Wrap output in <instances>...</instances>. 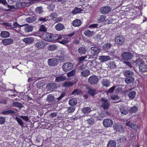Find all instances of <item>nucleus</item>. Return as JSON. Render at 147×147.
<instances>
[{
  "instance_id": "obj_8",
  "label": "nucleus",
  "mask_w": 147,
  "mask_h": 147,
  "mask_svg": "<svg viewBox=\"0 0 147 147\" xmlns=\"http://www.w3.org/2000/svg\"><path fill=\"white\" fill-rule=\"evenodd\" d=\"M60 87V85L57 83H49L47 85L48 90H52Z\"/></svg>"
},
{
  "instance_id": "obj_41",
  "label": "nucleus",
  "mask_w": 147,
  "mask_h": 147,
  "mask_svg": "<svg viewBox=\"0 0 147 147\" xmlns=\"http://www.w3.org/2000/svg\"><path fill=\"white\" fill-rule=\"evenodd\" d=\"M96 90L95 89H90L87 92V93L88 94H90L91 95L93 96H94L95 94V92Z\"/></svg>"
},
{
  "instance_id": "obj_9",
  "label": "nucleus",
  "mask_w": 147,
  "mask_h": 147,
  "mask_svg": "<svg viewBox=\"0 0 147 147\" xmlns=\"http://www.w3.org/2000/svg\"><path fill=\"white\" fill-rule=\"evenodd\" d=\"M90 52L94 55H95L100 52L101 49L98 47L94 46L90 48Z\"/></svg>"
},
{
  "instance_id": "obj_64",
  "label": "nucleus",
  "mask_w": 147,
  "mask_h": 147,
  "mask_svg": "<svg viewBox=\"0 0 147 147\" xmlns=\"http://www.w3.org/2000/svg\"><path fill=\"white\" fill-rule=\"evenodd\" d=\"M47 20V19L46 18H40L38 19V21L42 22H45Z\"/></svg>"
},
{
  "instance_id": "obj_60",
  "label": "nucleus",
  "mask_w": 147,
  "mask_h": 147,
  "mask_svg": "<svg viewBox=\"0 0 147 147\" xmlns=\"http://www.w3.org/2000/svg\"><path fill=\"white\" fill-rule=\"evenodd\" d=\"M116 86H113L112 87L110 88L108 90L107 92L109 93H112L113 92L114 90L116 88Z\"/></svg>"
},
{
  "instance_id": "obj_25",
  "label": "nucleus",
  "mask_w": 147,
  "mask_h": 147,
  "mask_svg": "<svg viewBox=\"0 0 147 147\" xmlns=\"http://www.w3.org/2000/svg\"><path fill=\"white\" fill-rule=\"evenodd\" d=\"M96 62L94 60H93L92 61H89L87 63V64L90 67V68H92L93 67H96Z\"/></svg>"
},
{
  "instance_id": "obj_1",
  "label": "nucleus",
  "mask_w": 147,
  "mask_h": 147,
  "mask_svg": "<svg viewBox=\"0 0 147 147\" xmlns=\"http://www.w3.org/2000/svg\"><path fill=\"white\" fill-rule=\"evenodd\" d=\"M74 66V65L71 62H66L63 64L62 68L63 70L65 72L68 71L72 69Z\"/></svg>"
},
{
  "instance_id": "obj_20",
  "label": "nucleus",
  "mask_w": 147,
  "mask_h": 147,
  "mask_svg": "<svg viewBox=\"0 0 147 147\" xmlns=\"http://www.w3.org/2000/svg\"><path fill=\"white\" fill-rule=\"evenodd\" d=\"M36 17L35 16H31L26 19V21L29 23H31L36 21Z\"/></svg>"
},
{
  "instance_id": "obj_2",
  "label": "nucleus",
  "mask_w": 147,
  "mask_h": 147,
  "mask_svg": "<svg viewBox=\"0 0 147 147\" xmlns=\"http://www.w3.org/2000/svg\"><path fill=\"white\" fill-rule=\"evenodd\" d=\"M101 107L104 109H107L110 107V101L107 99L102 98L101 99Z\"/></svg>"
},
{
  "instance_id": "obj_31",
  "label": "nucleus",
  "mask_w": 147,
  "mask_h": 147,
  "mask_svg": "<svg viewBox=\"0 0 147 147\" xmlns=\"http://www.w3.org/2000/svg\"><path fill=\"white\" fill-rule=\"evenodd\" d=\"M78 51L80 54H84L86 52V49L84 47H81L79 48Z\"/></svg>"
},
{
  "instance_id": "obj_51",
  "label": "nucleus",
  "mask_w": 147,
  "mask_h": 147,
  "mask_svg": "<svg viewBox=\"0 0 147 147\" xmlns=\"http://www.w3.org/2000/svg\"><path fill=\"white\" fill-rule=\"evenodd\" d=\"M82 93V91L80 90H79L78 89H74L73 92L71 93L72 95L73 94H76V95H78Z\"/></svg>"
},
{
  "instance_id": "obj_38",
  "label": "nucleus",
  "mask_w": 147,
  "mask_h": 147,
  "mask_svg": "<svg viewBox=\"0 0 147 147\" xmlns=\"http://www.w3.org/2000/svg\"><path fill=\"white\" fill-rule=\"evenodd\" d=\"M117 140L119 143L123 142L126 140V137L124 136H121L118 138Z\"/></svg>"
},
{
  "instance_id": "obj_43",
  "label": "nucleus",
  "mask_w": 147,
  "mask_h": 147,
  "mask_svg": "<svg viewBox=\"0 0 147 147\" xmlns=\"http://www.w3.org/2000/svg\"><path fill=\"white\" fill-rule=\"evenodd\" d=\"M57 46L55 45H50L48 47V49L49 50L53 51L56 50L57 48Z\"/></svg>"
},
{
  "instance_id": "obj_42",
  "label": "nucleus",
  "mask_w": 147,
  "mask_h": 147,
  "mask_svg": "<svg viewBox=\"0 0 147 147\" xmlns=\"http://www.w3.org/2000/svg\"><path fill=\"white\" fill-rule=\"evenodd\" d=\"M134 80V78L132 77L127 78L124 80L125 83H132Z\"/></svg>"
},
{
  "instance_id": "obj_5",
  "label": "nucleus",
  "mask_w": 147,
  "mask_h": 147,
  "mask_svg": "<svg viewBox=\"0 0 147 147\" xmlns=\"http://www.w3.org/2000/svg\"><path fill=\"white\" fill-rule=\"evenodd\" d=\"M115 41L116 44L119 45H121L125 41V38L122 36H117L115 37Z\"/></svg>"
},
{
  "instance_id": "obj_54",
  "label": "nucleus",
  "mask_w": 147,
  "mask_h": 147,
  "mask_svg": "<svg viewBox=\"0 0 147 147\" xmlns=\"http://www.w3.org/2000/svg\"><path fill=\"white\" fill-rule=\"evenodd\" d=\"M130 127L132 128L134 130H137L138 128V126L136 124L133 123L131 124Z\"/></svg>"
},
{
  "instance_id": "obj_62",
  "label": "nucleus",
  "mask_w": 147,
  "mask_h": 147,
  "mask_svg": "<svg viewBox=\"0 0 147 147\" xmlns=\"http://www.w3.org/2000/svg\"><path fill=\"white\" fill-rule=\"evenodd\" d=\"M13 27H15L18 28V29H20L21 26H23L24 25L20 26L19 25L17 22H15L13 24Z\"/></svg>"
},
{
  "instance_id": "obj_6",
  "label": "nucleus",
  "mask_w": 147,
  "mask_h": 147,
  "mask_svg": "<svg viewBox=\"0 0 147 147\" xmlns=\"http://www.w3.org/2000/svg\"><path fill=\"white\" fill-rule=\"evenodd\" d=\"M113 130L116 132H121L122 131L123 127L119 123H115L113 125Z\"/></svg>"
},
{
  "instance_id": "obj_27",
  "label": "nucleus",
  "mask_w": 147,
  "mask_h": 147,
  "mask_svg": "<svg viewBox=\"0 0 147 147\" xmlns=\"http://www.w3.org/2000/svg\"><path fill=\"white\" fill-rule=\"evenodd\" d=\"M123 74L126 77H131L134 75V73L130 70H126L123 72Z\"/></svg>"
},
{
  "instance_id": "obj_63",
  "label": "nucleus",
  "mask_w": 147,
  "mask_h": 147,
  "mask_svg": "<svg viewBox=\"0 0 147 147\" xmlns=\"http://www.w3.org/2000/svg\"><path fill=\"white\" fill-rule=\"evenodd\" d=\"M85 68V65H81L78 67V69L79 71H82Z\"/></svg>"
},
{
  "instance_id": "obj_36",
  "label": "nucleus",
  "mask_w": 147,
  "mask_h": 147,
  "mask_svg": "<svg viewBox=\"0 0 147 147\" xmlns=\"http://www.w3.org/2000/svg\"><path fill=\"white\" fill-rule=\"evenodd\" d=\"M111 46V44L107 43L104 44L102 46V48L104 50L106 51L107 50L110 48Z\"/></svg>"
},
{
  "instance_id": "obj_11",
  "label": "nucleus",
  "mask_w": 147,
  "mask_h": 147,
  "mask_svg": "<svg viewBox=\"0 0 147 147\" xmlns=\"http://www.w3.org/2000/svg\"><path fill=\"white\" fill-rule=\"evenodd\" d=\"M46 45L44 41L41 40L36 42L35 45L38 49H40L44 48Z\"/></svg>"
},
{
  "instance_id": "obj_30",
  "label": "nucleus",
  "mask_w": 147,
  "mask_h": 147,
  "mask_svg": "<svg viewBox=\"0 0 147 147\" xmlns=\"http://www.w3.org/2000/svg\"><path fill=\"white\" fill-rule=\"evenodd\" d=\"M63 38V36H61V35H59L52 34V41L59 40V39H61Z\"/></svg>"
},
{
  "instance_id": "obj_4",
  "label": "nucleus",
  "mask_w": 147,
  "mask_h": 147,
  "mask_svg": "<svg viewBox=\"0 0 147 147\" xmlns=\"http://www.w3.org/2000/svg\"><path fill=\"white\" fill-rule=\"evenodd\" d=\"M133 55L131 53L129 52H125L121 55L122 58L125 60H130L132 58Z\"/></svg>"
},
{
  "instance_id": "obj_61",
  "label": "nucleus",
  "mask_w": 147,
  "mask_h": 147,
  "mask_svg": "<svg viewBox=\"0 0 147 147\" xmlns=\"http://www.w3.org/2000/svg\"><path fill=\"white\" fill-rule=\"evenodd\" d=\"M102 67V65L100 63L96 62L95 68L98 70L100 69Z\"/></svg>"
},
{
  "instance_id": "obj_3",
  "label": "nucleus",
  "mask_w": 147,
  "mask_h": 147,
  "mask_svg": "<svg viewBox=\"0 0 147 147\" xmlns=\"http://www.w3.org/2000/svg\"><path fill=\"white\" fill-rule=\"evenodd\" d=\"M40 37L44 38L46 40L49 41H52V34L49 33H45L42 32V34L39 36Z\"/></svg>"
},
{
  "instance_id": "obj_17",
  "label": "nucleus",
  "mask_w": 147,
  "mask_h": 147,
  "mask_svg": "<svg viewBox=\"0 0 147 147\" xmlns=\"http://www.w3.org/2000/svg\"><path fill=\"white\" fill-rule=\"evenodd\" d=\"M16 113L15 111L7 109H4L1 112V114L3 115H9L10 114H14Z\"/></svg>"
},
{
  "instance_id": "obj_47",
  "label": "nucleus",
  "mask_w": 147,
  "mask_h": 147,
  "mask_svg": "<svg viewBox=\"0 0 147 147\" xmlns=\"http://www.w3.org/2000/svg\"><path fill=\"white\" fill-rule=\"evenodd\" d=\"M138 110L137 107L136 106H134L133 107L130 108L129 112L130 113H135Z\"/></svg>"
},
{
  "instance_id": "obj_23",
  "label": "nucleus",
  "mask_w": 147,
  "mask_h": 147,
  "mask_svg": "<svg viewBox=\"0 0 147 147\" xmlns=\"http://www.w3.org/2000/svg\"><path fill=\"white\" fill-rule=\"evenodd\" d=\"M116 143L115 140H110L107 144V147H116Z\"/></svg>"
},
{
  "instance_id": "obj_44",
  "label": "nucleus",
  "mask_w": 147,
  "mask_h": 147,
  "mask_svg": "<svg viewBox=\"0 0 147 147\" xmlns=\"http://www.w3.org/2000/svg\"><path fill=\"white\" fill-rule=\"evenodd\" d=\"M16 119L18 123L21 125L22 127H23L24 126L23 122L20 118L17 117L16 118Z\"/></svg>"
},
{
  "instance_id": "obj_48",
  "label": "nucleus",
  "mask_w": 147,
  "mask_h": 147,
  "mask_svg": "<svg viewBox=\"0 0 147 147\" xmlns=\"http://www.w3.org/2000/svg\"><path fill=\"white\" fill-rule=\"evenodd\" d=\"M76 74V71L73 69L67 73V76L70 77L74 76Z\"/></svg>"
},
{
  "instance_id": "obj_59",
  "label": "nucleus",
  "mask_w": 147,
  "mask_h": 147,
  "mask_svg": "<svg viewBox=\"0 0 147 147\" xmlns=\"http://www.w3.org/2000/svg\"><path fill=\"white\" fill-rule=\"evenodd\" d=\"M116 65L114 62H111L110 63V67L111 68H115L116 67Z\"/></svg>"
},
{
  "instance_id": "obj_45",
  "label": "nucleus",
  "mask_w": 147,
  "mask_h": 147,
  "mask_svg": "<svg viewBox=\"0 0 147 147\" xmlns=\"http://www.w3.org/2000/svg\"><path fill=\"white\" fill-rule=\"evenodd\" d=\"M76 83H63L62 85L63 87L65 88V89L67 88V87L72 86Z\"/></svg>"
},
{
  "instance_id": "obj_21",
  "label": "nucleus",
  "mask_w": 147,
  "mask_h": 147,
  "mask_svg": "<svg viewBox=\"0 0 147 147\" xmlns=\"http://www.w3.org/2000/svg\"><path fill=\"white\" fill-rule=\"evenodd\" d=\"M47 28H46L43 25H41L40 26V28L38 31V34L40 33L41 34H42V32L46 33L47 31Z\"/></svg>"
},
{
  "instance_id": "obj_46",
  "label": "nucleus",
  "mask_w": 147,
  "mask_h": 147,
  "mask_svg": "<svg viewBox=\"0 0 147 147\" xmlns=\"http://www.w3.org/2000/svg\"><path fill=\"white\" fill-rule=\"evenodd\" d=\"M135 63H136V65H139V66L142 63H143L144 62L142 61V59L139 58L136 59L135 61Z\"/></svg>"
},
{
  "instance_id": "obj_40",
  "label": "nucleus",
  "mask_w": 147,
  "mask_h": 147,
  "mask_svg": "<svg viewBox=\"0 0 147 147\" xmlns=\"http://www.w3.org/2000/svg\"><path fill=\"white\" fill-rule=\"evenodd\" d=\"M13 105L14 106H15L20 108H22L23 107V106L21 103L17 102H13Z\"/></svg>"
},
{
  "instance_id": "obj_19",
  "label": "nucleus",
  "mask_w": 147,
  "mask_h": 147,
  "mask_svg": "<svg viewBox=\"0 0 147 147\" xmlns=\"http://www.w3.org/2000/svg\"><path fill=\"white\" fill-rule=\"evenodd\" d=\"M110 57L109 56H99V59L101 62H104L110 60Z\"/></svg>"
},
{
  "instance_id": "obj_18",
  "label": "nucleus",
  "mask_w": 147,
  "mask_h": 147,
  "mask_svg": "<svg viewBox=\"0 0 147 147\" xmlns=\"http://www.w3.org/2000/svg\"><path fill=\"white\" fill-rule=\"evenodd\" d=\"M13 41L12 39L10 38L4 39L2 41V43L5 45H8L12 44Z\"/></svg>"
},
{
  "instance_id": "obj_35",
  "label": "nucleus",
  "mask_w": 147,
  "mask_h": 147,
  "mask_svg": "<svg viewBox=\"0 0 147 147\" xmlns=\"http://www.w3.org/2000/svg\"><path fill=\"white\" fill-rule=\"evenodd\" d=\"M47 100L49 102H53L55 101V98L52 95L49 94L47 97Z\"/></svg>"
},
{
  "instance_id": "obj_12",
  "label": "nucleus",
  "mask_w": 147,
  "mask_h": 147,
  "mask_svg": "<svg viewBox=\"0 0 147 147\" xmlns=\"http://www.w3.org/2000/svg\"><path fill=\"white\" fill-rule=\"evenodd\" d=\"M111 8L109 6H105L102 7L100 9V12L102 14L107 13L109 12Z\"/></svg>"
},
{
  "instance_id": "obj_14",
  "label": "nucleus",
  "mask_w": 147,
  "mask_h": 147,
  "mask_svg": "<svg viewBox=\"0 0 147 147\" xmlns=\"http://www.w3.org/2000/svg\"><path fill=\"white\" fill-rule=\"evenodd\" d=\"M139 68L140 71L142 72H147V65L144 62L141 63L139 65Z\"/></svg>"
},
{
  "instance_id": "obj_50",
  "label": "nucleus",
  "mask_w": 147,
  "mask_h": 147,
  "mask_svg": "<svg viewBox=\"0 0 147 147\" xmlns=\"http://www.w3.org/2000/svg\"><path fill=\"white\" fill-rule=\"evenodd\" d=\"M87 123L89 125H92L94 124V121L93 119L91 118L87 120Z\"/></svg>"
},
{
  "instance_id": "obj_55",
  "label": "nucleus",
  "mask_w": 147,
  "mask_h": 147,
  "mask_svg": "<svg viewBox=\"0 0 147 147\" xmlns=\"http://www.w3.org/2000/svg\"><path fill=\"white\" fill-rule=\"evenodd\" d=\"M111 98L112 99L115 100H117L119 99V97L117 95H112L111 96Z\"/></svg>"
},
{
  "instance_id": "obj_28",
  "label": "nucleus",
  "mask_w": 147,
  "mask_h": 147,
  "mask_svg": "<svg viewBox=\"0 0 147 147\" xmlns=\"http://www.w3.org/2000/svg\"><path fill=\"white\" fill-rule=\"evenodd\" d=\"M81 20L79 19H76L74 20L72 23V24L74 26H79L81 25Z\"/></svg>"
},
{
  "instance_id": "obj_37",
  "label": "nucleus",
  "mask_w": 147,
  "mask_h": 147,
  "mask_svg": "<svg viewBox=\"0 0 147 147\" xmlns=\"http://www.w3.org/2000/svg\"><path fill=\"white\" fill-rule=\"evenodd\" d=\"M120 111L121 114L125 115L128 113L127 110L124 107H122L120 109Z\"/></svg>"
},
{
  "instance_id": "obj_24",
  "label": "nucleus",
  "mask_w": 147,
  "mask_h": 147,
  "mask_svg": "<svg viewBox=\"0 0 147 147\" xmlns=\"http://www.w3.org/2000/svg\"><path fill=\"white\" fill-rule=\"evenodd\" d=\"M90 74V72L88 69H85L81 72V76L82 77H86L89 76Z\"/></svg>"
},
{
  "instance_id": "obj_32",
  "label": "nucleus",
  "mask_w": 147,
  "mask_h": 147,
  "mask_svg": "<svg viewBox=\"0 0 147 147\" xmlns=\"http://www.w3.org/2000/svg\"><path fill=\"white\" fill-rule=\"evenodd\" d=\"M82 9L80 8L75 7L74 9L72 10V13L73 14H75L80 13L82 11Z\"/></svg>"
},
{
  "instance_id": "obj_56",
  "label": "nucleus",
  "mask_w": 147,
  "mask_h": 147,
  "mask_svg": "<svg viewBox=\"0 0 147 147\" xmlns=\"http://www.w3.org/2000/svg\"><path fill=\"white\" fill-rule=\"evenodd\" d=\"M5 119L3 117H0V125H2L4 123Z\"/></svg>"
},
{
  "instance_id": "obj_10",
  "label": "nucleus",
  "mask_w": 147,
  "mask_h": 147,
  "mask_svg": "<svg viewBox=\"0 0 147 147\" xmlns=\"http://www.w3.org/2000/svg\"><path fill=\"white\" fill-rule=\"evenodd\" d=\"M113 124L112 121L110 119H105L103 121V125L105 127H111Z\"/></svg>"
},
{
  "instance_id": "obj_33",
  "label": "nucleus",
  "mask_w": 147,
  "mask_h": 147,
  "mask_svg": "<svg viewBox=\"0 0 147 147\" xmlns=\"http://www.w3.org/2000/svg\"><path fill=\"white\" fill-rule=\"evenodd\" d=\"M0 36L4 38H7L9 36L10 34L9 32L6 31H3L1 32Z\"/></svg>"
},
{
  "instance_id": "obj_52",
  "label": "nucleus",
  "mask_w": 147,
  "mask_h": 147,
  "mask_svg": "<svg viewBox=\"0 0 147 147\" xmlns=\"http://www.w3.org/2000/svg\"><path fill=\"white\" fill-rule=\"evenodd\" d=\"M75 108L73 106L68 108L67 111L69 113L73 112L75 110Z\"/></svg>"
},
{
  "instance_id": "obj_29",
  "label": "nucleus",
  "mask_w": 147,
  "mask_h": 147,
  "mask_svg": "<svg viewBox=\"0 0 147 147\" xmlns=\"http://www.w3.org/2000/svg\"><path fill=\"white\" fill-rule=\"evenodd\" d=\"M77 103V101L75 98H71L69 101V105L71 106L75 105Z\"/></svg>"
},
{
  "instance_id": "obj_53",
  "label": "nucleus",
  "mask_w": 147,
  "mask_h": 147,
  "mask_svg": "<svg viewBox=\"0 0 147 147\" xmlns=\"http://www.w3.org/2000/svg\"><path fill=\"white\" fill-rule=\"evenodd\" d=\"M43 11L41 7H37L36 9V12L37 13H41Z\"/></svg>"
},
{
  "instance_id": "obj_16",
  "label": "nucleus",
  "mask_w": 147,
  "mask_h": 147,
  "mask_svg": "<svg viewBox=\"0 0 147 147\" xmlns=\"http://www.w3.org/2000/svg\"><path fill=\"white\" fill-rule=\"evenodd\" d=\"M55 81L57 82H62L65 80L66 77L63 74L55 77Z\"/></svg>"
},
{
  "instance_id": "obj_34",
  "label": "nucleus",
  "mask_w": 147,
  "mask_h": 147,
  "mask_svg": "<svg viewBox=\"0 0 147 147\" xmlns=\"http://www.w3.org/2000/svg\"><path fill=\"white\" fill-rule=\"evenodd\" d=\"M136 94V93L135 91H132L129 92L128 96L130 99H133L134 98Z\"/></svg>"
},
{
  "instance_id": "obj_13",
  "label": "nucleus",
  "mask_w": 147,
  "mask_h": 147,
  "mask_svg": "<svg viewBox=\"0 0 147 147\" xmlns=\"http://www.w3.org/2000/svg\"><path fill=\"white\" fill-rule=\"evenodd\" d=\"M88 80L89 83H97L99 80V79L97 76L92 75L89 78Z\"/></svg>"
},
{
  "instance_id": "obj_7",
  "label": "nucleus",
  "mask_w": 147,
  "mask_h": 147,
  "mask_svg": "<svg viewBox=\"0 0 147 147\" xmlns=\"http://www.w3.org/2000/svg\"><path fill=\"white\" fill-rule=\"evenodd\" d=\"M48 63L49 65L53 66L57 65L59 63V61L57 59L52 58L49 59Z\"/></svg>"
},
{
  "instance_id": "obj_26",
  "label": "nucleus",
  "mask_w": 147,
  "mask_h": 147,
  "mask_svg": "<svg viewBox=\"0 0 147 147\" xmlns=\"http://www.w3.org/2000/svg\"><path fill=\"white\" fill-rule=\"evenodd\" d=\"M65 28L63 24L58 23L55 26V29L58 31H61Z\"/></svg>"
},
{
  "instance_id": "obj_39",
  "label": "nucleus",
  "mask_w": 147,
  "mask_h": 147,
  "mask_svg": "<svg viewBox=\"0 0 147 147\" xmlns=\"http://www.w3.org/2000/svg\"><path fill=\"white\" fill-rule=\"evenodd\" d=\"M82 111L84 113L88 114L90 112L91 109L89 107H86L82 109Z\"/></svg>"
},
{
  "instance_id": "obj_57",
  "label": "nucleus",
  "mask_w": 147,
  "mask_h": 147,
  "mask_svg": "<svg viewBox=\"0 0 147 147\" xmlns=\"http://www.w3.org/2000/svg\"><path fill=\"white\" fill-rule=\"evenodd\" d=\"M105 17L104 16H100V18H99V22H103L105 20Z\"/></svg>"
},
{
  "instance_id": "obj_58",
  "label": "nucleus",
  "mask_w": 147,
  "mask_h": 147,
  "mask_svg": "<svg viewBox=\"0 0 147 147\" xmlns=\"http://www.w3.org/2000/svg\"><path fill=\"white\" fill-rule=\"evenodd\" d=\"M89 56L88 55H86L84 56H82L80 57H79V61L80 62H81L83 61H84L85 60V59L87 58L88 57H89Z\"/></svg>"
},
{
  "instance_id": "obj_22",
  "label": "nucleus",
  "mask_w": 147,
  "mask_h": 147,
  "mask_svg": "<svg viewBox=\"0 0 147 147\" xmlns=\"http://www.w3.org/2000/svg\"><path fill=\"white\" fill-rule=\"evenodd\" d=\"M33 29V26L28 24L26 25L24 27V31L26 32H30L32 31Z\"/></svg>"
},
{
  "instance_id": "obj_15",
  "label": "nucleus",
  "mask_w": 147,
  "mask_h": 147,
  "mask_svg": "<svg viewBox=\"0 0 147 147\" xmlns=\"http://www.w3.org/2000/svg\"><path fill=\"white\" fill-rule=\"evenodd\" d=\"M23 42L26 44H29L32 43L34 41V38L32 37H27L23 40Z\"/></svg>"
},
{
  "instance_id": "obj_49",
  "label": "nucleus",
  "mask_w": 147,
  "mask_h": 147,
  "mask_svg": "<svg viewBox=\"0 0 147 147\" xmlns=\"http://www.w3.org/2000/svg\"><path fill=\"white\" fill-rule=\"evenodd\" d=\"M93 33V31H90L89 30H87L84 32V34L86 36H91Z\"/></svg>"
}]
</instances>
